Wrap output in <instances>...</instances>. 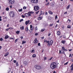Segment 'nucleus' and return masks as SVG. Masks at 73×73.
Masks as SVG:
<instances>
[{
	"label": "nucleus",
	"instance_id": "nucleus-1",
	"mask_svg": "<svg viewBox=\"0 0 73 73\" xmlns=\"http://www.w3.org/2000/svg\"><path fill=\"white\" fill-rule=\"evenodd\" d=\"M50 67L52 69H54L57 66V64L56 62H53L51 63L50 65Z\"/></svg>",
	"mask_w": 73,
	"mask_h": 73
},
{
	"label": "nucleus",
	"instance_id": "nucleus-2",
	"mask_svg": "<svg viewBox=\"0 0 73 73\" xmlns=\"http://www.w3.org/2000/svg\"><path fill=\"white\" fill-rule=\"evenodd\" d=\"M53 41L52 40H51L50 42L49 41H48L46 42V44H47V45L49 47L50 46H51L53 44Z\"/></svg>",
	"mask_w": 73,
	"mask_h": 73
},
{
	"label": "nucleus",
	"instance_id": "nucleus-3",
	"mask_svg": "<svg viewBox=\"0 0 73 73\" xmlns=\"http://www.w3.org/2000/svg\"><path fill=\"white\" fill-rule=\"evenodd\" d=\"M35 69H37V70H40V69H41V66L38 65H35Z\"/></svg>",
	"mask_w": 73,
	"mask_h": 73
},
{
	"label": "nucleus",
	"instance_id": "nucleus-4",
	"mask_svg": "<svg viewBox=\"0 0 73 73\" xmlns=\"http://www.w3.org/2000/svg\"><path fill=\"white\" fill-rule=\"evenodd\" d=\"M10 16L11 17H14L15 16V14L13 11H11L9 13Z\"/></svg>",
	"mask_w": 73,
	"mask_h": 73
},
{
	"label": "nucleus",
	"instance_id": "nucleus-5",
	"mask_svg": "<svg viewBox=\"0 0 73 73\" xmlns=\"http://www.w3.org/2000/svg\"><path fill=\"white\" fill-rule=\"evenodd\" d=\"M39 7L38 6H36L34 7V10L35 11H38V9H39Z\"/></svg>",
	"mask_w": 73,
	"mask_h": 73
},
{
	"label": "nucleus",
	"instance_id": "nucleus-6",
	"mask_svg": "<svg viewBox=\"0 0 73 73\" xmlns=\"http://www.w3.org/2000/svg\"><path fill=\"white\" fill-rule=\"evenodd\" d=\"M8 1L9 3L11 4H14L15 3V0H8Z\"/></svg>",
	"mask_w": 73,
	"mask_h": 73
},
{
	"label": "nucleus",
	"instance_id": "nucleus-7",
	"mask_svg": "<svg viewBox=\"0 0 73 73\" xmlns=\"http://www.w3.org/2000/svg\"><path fill=\"white\" fill-rule=\"evenodd\" d=\"M31 2L33 3H35L36 4H37V3H38V0H32L31 1Z\"/></svg>",
	"mask_w": 73,
	"mask_h": 73
},
{
	"label": "nucleus",
	"instance_id": "nucleus-8",
	"mask_svg": "<svg viewBox=\"0 0 73 73\" xmlns=\"http://www.w3.org/2000/svg\"><path fill=\"white\" fill-rule=\"evenodd\" d=\"M44 11H40V14L39 15V16H40L41 15H44Z\"/></svg>",
	"mask_w": 73,
	"mask_h": 73
},
{
	"label": "nucleus",
	"instance_id": "nucleus-9",
	"mask_svg": "<svg viewBox=\"0 0 73 73\" xmlns=\"http://www.w3.org/2000/svg\"><path fill=\"white\" fill-rule=\"evenodd\" d=\"M38 40H37L36 38L34 41V42L35 44H37V43H38Z\"/></svg>",
	"mask_w": 73,
	"mask_h": 73
},
{
	"label": "nucleus",
	"instance_id": "nucleus-10",
	"mask_svg": "<svg viewBox=\"0 0 73 73\" xmlns=\"http://www.w3.org/2000/svg\"><path fill=\"white\" fill-rule=\"evenodd\" d=\"M30 21L29 20H28V21H26L25 23V24L26 25H27L29 23Z\"/></svg>",
	"mask_w": 73,
	"mask_h": 73
},
{
	"label": "nucleus",
	"instance_id": "nucleus-11",
	"mask_svg": "<svg viewBox=\"0 0 73 73\" xmlns=\"http://www.w3.org/2000/svg\"><path fill=\"white\" fill-rule=\"evenodd\" d=\"M23 64L25 65H27L28 64V62L27 61H25L23 62Z\"/></svg>",
	"mask_w": 73,
	"mask_h": 73
},
{
	"label": "nucleus",
	"instance_id": "nucleus-12",
	"mask_svg": "<svg viewBox=\"0 0 73 73\" xmlns=\"http://www.w3.org/2000/svg\"><path fill=\"white\" fill-rule=\"evenodd\" d=\"M8 54H9V52H7L6 54H5L4 56L5 57H6V56H8Z\"/></svg>",
	"mask_w": 73,
	"mask_h": 73
},
{
	"label": "nucleus",
	"instance_id": "nucleus-13",
	"mask_svg": "<svg viewBox=\"0 0 73 73\" xmlns=\"http://www.w3.org/2000/svg\"><path fill=\"white\" fill-rule=\"evenodd\" d=\"M57 35H61V33H60V31H57Z\"/></svg>",
	"mask_w": 73,
	"mask_h": 73
},
{
	"label": "nucleus",
	"instance_id": "nucleus-14",
	"mask_svg": "<svg viewBox=\"0 0 73 73\" xmlns=\"http://www.w3.org/2000/svg\"><path fill=\"white\" fill-rule=\"evenodd\" d=\"M25 15L26 17H28V13H25Z\"/></svg>",
	"mask_w": 73,
	"mask_h": 73
},
{
	"label": "nucleus",
	"instance_id": "nucleus-15",
	"mask_svg": "<svg viewBox=\"0 0 73 73\" xmlns=\"http://www.w3.org/2000/svg\"><path fill=\"white\" fill-rule=\"evenodd\" d=\"M48 13H50V15L53 14V13L50 11H49Z\"/></svg>",
	"mask_w": 73,
	"mask_h": 73
},
{
	"label": "nucleus",
	"instance_id": "nucleus-16",
	"mask_svg": "<svg viewBox=\"0 0 73 73\" xmlns=\"http://www.w3.org/2000/svg\"><path fill=\"white\" fill-rule=\"evenodd\" d=\"M9 38V36L7 35H6L5 36V39H7L8 38Z\"/></svg>",
	"mask_w": 73,
	"mask_h": 73
},
{
	"label": "nucleus",
	"instance_id": "nucleus-17",
	"mask_svg": "<svg viewBox=\"0 0 73 73\" xmlns=\"http://www.w3.org/2000/svg\"><path fill=\"white\" fill-rule=\"evenodd\" d=\"M20 29H21V30H24V26H22V27H20Z\"/></svg>",
	"mask_w": 73,
	"mask_h": 73
},
{
	"label": "nucleus",
	"instance_id": "nucleus-18",
	"mask_svg": "<svg viewBox=\"0 0 73 73\" xmlns=\"http://www.w3.org/2000/svg\"><path fill=\"white\" fill-rule=\"evenodd\" d=\"M29 31V30L28 29V27H27L26 28V32H28Z\"/></svg>",
	"mask_w": 73,
	"mask_h": 73
},
{
	"label": "nucleus",
	"instance_id": "nucleus-19",
	"mask_svg": "<svg viewBox=\"0 0 73 73\" xmlns=\"http://www.w3.org/2000/svg\"><path fill=\"white\" fill-rule=\"evenodd\" d=\"M51 4V6H52V7H54V4H53V3H50Z\"/></svg>",
	"mask_w": 73,
	"mask_h": 73
},
{
	"label": "nucleus",
	"instance_id": "nucleus-20",
	"mask_svg": "<svg viewBox=\"0 0 73 73\" xmlns=\"http://www.w3.org/2000/svg\"><path fill=\"white\" fill-rule=\"evenodd\" d=\"M41 17H39L38 18V20H41Z\"/></svg>",
	"mask_w": 73,
	"mask_h": 73
},
{
	"label": "nucleus",
	"instance_id": "nucleus-21",
	"mask_svg": "<svg viewBox=\"0 0 73 73\" xmlns=\"http://www.w3.org/2000/svg\"><path fill=\"white\" fill-rule=\"evenodd\" d=\"M70 5H68V6L66 7L67 9H68L69 8V7H70Z\"/></svg>",
	"mask_w": 73,
	"mask_h": 73
},
{
	"label": "nucleus",
	"instance_id": "nucleus-22",
	"mask_svg": "<svg viewBox=\"0 0 73 73\" xmlns=\"http://www.w3.org/2000/svg\"><path fill=\"white\" fill-rule=\"evenodd\" d=\"M45 30V29H43L41 30V32H44V31Z\"/></svg>",
	"mask_w": 73,
	"mask_h": 73
},
{
	"label": "nucleus",
	"instance_id": "nucleus-23",
	"mask_svg": "<svg viewBox=\"0 0 73 73\" xmlns=\"http://www.w3.org/2000/svg\"><path fill=\"white\" fill-rule=\"evenodd\" d=\"M67 49H65L63 51V52H62L61 53H62L63 54H64V53H65V52H64V51H65V52H66V51H67Z\"/></svg>",
	"mask_w": 73,
	"mask_h": 73
},
{
	"label": "nucleus",
	"instance_id": "nucleus-24",
	"mask_svg": "<svg viewBox=\"0 0 73 73\" xmlns=\"http://www.w3.org/2000/svg\"><path fill=\"white\" fill-rule=\"evenodd\" d=\"M22 11H23L22 9H19V10H18L19 12H22Z\"/></svg>",
	"mask_w": 73,
	"mask_h": 73
},
{
	"label": "nucleus",
	"instance_id": "nucleus-25",
	"mask_svg": "<svg viewBox=\"0 0 73 73\" xmlns=\"http://www.w3.org/2000/svg\"><path fill=\"white\" fill-rule=\"evenodd\" d=\"M71 26H70V25H68L67 26V28H71Z\"/></svg>",
	"mask_w": 73,
	"mask_h": 73
},
{
	"label": "nucleus",
	"instance_id": "nucleus-26",
	"mask_svg": "<svg viewBox=\"0 0 73 73\" xmlns=\"http://www.w3.org/2000/svg\"><path fill=\"white\" fill-rule=\"evenodd\" d=\"M20 33V31H17L16 32V33L18 35V34H19V33Z\"/></svg>",
	"mask_w": 73,
	"mask_h": 73
},
{
	"label": "nucleus",
	"instance_id": "nucleus-27",
	"mask_svg": "<svg viewBox=\"0 0 73 73\" xmlns=\"http://www.w3.org/2000/svg\"><path fill=\"white\" fill-rule=\"evenodd\" d=\"M18 40H19V39L18 38H17L16 39L15 41V43H16V42H17V41H18Z\"/></svg>",
	"mask_w": 73,
	"mask_h": 73
},
{
	"label": "nucleus",
	"instance_id": "nucleus-28",
	"mask_svg": "<svg viewBox=\"0 0 73 73\" xmlns=\"http://www.w3.org/2000/svg\"><path fill=\"white\" fill-rule=\"evenodd\" d=\"M36 54H33V56H32L34 58V57H36Z\"/></svg>",
	"mask_w": 73,
	"mask_h": 73
},
{
	"label": "nucleus",
	"instance_id": "nucleus-29",
	"mask_svg": "<svg viewBox=\"0 0 73 73\" xmlns=\"http://www.w3.org/2000/svg\"><path fill=\"white\" fill-rule=\"evenodd\" d=\"M65 41H64V40H62V44H65Z\"/></svg>",
	"mask_w": 73,
	"mask_h": 73
},
{
	"label": "nucleus",
	"instance_id": "nucleus-30",
	"mask_svg": "<svg viewBox=\"0 0 73 73\" xmlns=\"http://www.w3.org/2000/svg\"><path fill=\"white\" fill-rule=\"evenodd\" d=\"M53 58V57H51L48 60L49 61H51V60H52V59Z\"/></svg>",
	"mask_w": 73,
	"mask_h": 73
},
{
	"label": "nucleus",
	"instance_id": "nucleus-31",
	"mask_svg": "<svg viewBox=\"0 0 73 73\" xmlns=\"http://www.w3.org/2000/svg\"><path fill=\"white\" fill-rule=\"evenodd\" d=\"M26 43V42L23 41H22V44H25V43Z\"/></svg>",
	"mask_w": 73,
	"mask_h": 73
},
{
	"label": "nucleus",
	"instance_id": "nucleus-32",
	"mask_svg": "<svg viewBox=\"0 0 73 73\" xmlns=\"http://www.w3.org/2000/svg\"><path fill=\"white\" fill-rule=\"evenodd\" d=\"M16 66H19V64H18V62H17L16 63Z\"/></svg>",
	"mask_w": 73,
	"mask_h": 73
},
{
	"label": "nucleus",
	"instance_id": "nucleus-33",
	"mask_svg": "<svg viewBox=\"0 0 73 73\" xmlns=\"http://www.w3.org/2000/svg\"><path fill=\"white\" fill-rule=\"evenodd\" d=\"M62 50H63V51H64V50L65 49V47H62Z\"/></svg>",
	"mask_w": 73,
	"mask_h": 73
},
{
	"label": "nucleus",
	"instance_id": "nucleus-34",
	"mask_svg": "<svg viewBox=\"0 0 73 73\" xmlns=\"http://www.w3.org/2000/svg\"><path fill=\"white\" fill-rule=\"evenodd\" d=\"M23 19H22L20 20L19 21V22H21L22 21H23Z\"/></svg>",
	"mask_w": 73,
	"mask_h": 73
},
{
	"label": "nucleus",
	"instance_id": "nucleus-35",
	"mask_svg": "<svg viewBox=\"0 0 73 73\" xmlns=\"http://www.w3.org/2000/svg\"><path fill=\"white\" fill-rule=\"evenodd\" d=\"M6 11H9V8L8 7H7L6 9Z\"/></svg>",
	"mask_w": 73,
	"mask_h": 73
},
{
	"label": "nucleus",
	"instance_id": "nucleus-36",
	"mask_svg": "<svg viewBox=\"0 0 73 73\" xmlns=\"http://www.w3.org/2000/svg\"><path fill=\"white\" fill-rule=\"evenodd\" d=\"M35 29L36 30V31H37L38 30V29L37 28V27H36L35 28Z\"/></svg>",
	"mask_w": 73,
	"mask_h": 73
},
{
	"label": "nucleus",
	"instance_id": "nucleus-37",
	"mask_svg": "<svg viewBox=\"0 0 73 73\" xmlns=\"http://www.w3.org/2000/svg\"><path fill=\"white\" fill-rule=\"evenodd\" d=\"M21 17H22V18H25V16L24 15H22Z\"/></svg>",
	"mask_w": 73,
	"mask_h": 73
},
{
	"label": "nucleus",
	"instance_id": "nucleus-38",
	"mask_svg": "<svg viewBox=\"0 0 73 73\" xmlns=\"http://www.w3.org/2000/svg\"><path fill=\"white\" fill-rule=\"evenodd\" d=\"M35 52V50H32L31 51V53H33V52Z\"/></svg>",
	"mask_w": 73,
	"mask_h": 73
},
{
	"label": "nucleus",
	"instance_id": "nucleus-39",
	"mask_svg": "<svg viewBox=\"0 0 73 73\" xmlns=\"http://www.w3.org/2000/svg\"><path fill=\"white\" fill-rule=\"evenodd\" d=\"M72 57V54H70L69 57Z\"/></svg>",
	"mask_w": 73,
	"mask_h": 73
},
{
	"label": "nucleus",
	"instance_id": "nucleus-40",
	"mask_svg": "<svg viewBox=\"0 0 73 73\" xmlns=\"http://www.w3.org/2000/svg\"><path fill=\"white\" fill-rule=\"evenodd\" d=\"M27 8V7H23V9H26Z\"/></svg>",
	"mask_w": 73,
	"mask_h": 73
},
{
	"label": "nucleus",
	"instance_id": "nucleus-41",
	"mask_svg": "<svg viewBox=\"0 0 73 73\" xmlns=\"http://www.w3.org/2000/svg\"><path fill=\"white\" fill-rule=\"evenodd\" d=\"M9 28V29H13V27H10Z\"/></svg>",
	"mask_w": 73,
	"mask_h": 73
},
{
	"label": "nucleus",
	"instance_id": "nucleus-42",
	"mask_svg": "<svg viewBox=\"0 0 73 73\" xmlns=\"http://www.w3.org/2000/svg\"><path fill=\"white\" fill-rule=\"evenodd\" d=\"M3 38H1L0 39V41H3Z\"/></svg>",
	"mask_w": 73,
	"mask_h": 73
},
{
	"label": "nucleus",
	"instance_id": "nucleus-43",
	"mask_svg": "<svg viewBox=\"0 0 73 73\" xmlns=\"http://www.w3.org/2000/svg\"><path fill=\"white\" fill-rule=\"evenodd\" d=\"M13 62L14 63H16V60H14L13 61Z\"/></svg>",
	"mask_w": 73,
	"mask_h": 73
},
{
	"label": "nucleus",
	"instance_id": "nucleus-44",
	"mask_svg": "<svg viewBox=\"0 0 73 73\" xmlns=\"http://www.w3.org/2000/svg\"><path fill=\"white\" fill-rule=\"evenodd\" d=\"M39 12V11H37V12H36V14H38V13Z\"/></svg>",
	"mask_w": 73,
	"mask_h": 73
},
{
	"label": "nucleus",
	"instance_id": "nucleus-45",
	"mask_svg": "<svg viewBox=\"0 0 73 73\" xmlns=\"http://www.w3.org/2000/svg\"><path fill=\"white\" fill-rule=\"evenodd\" d=\"M10 40H13V39H14V38H10Z\"/></svg>",
	"mask_w": 73,
	"mask_h": 73
},
{
	"label": "nucleus",
	"instance_id": "nucleus-46",
	"mask_svg": "<svg viewBox=\"0 0 73 73\" xmlns=\"http://www.w3.org/2000/svg\"><path fill=\"white\" fill-rule=\"evenodd\" d=\"M55 20H56V19H57L58 18L57 16V15H56V16H55Z\"/></svg>",
	"mask_w": 73,
	"mask_h": 73
},
{
	"label": "nucleus",
	"instance_id": "nucleus-47",
	"mask_svg": "<svg viewBox=\"0 0 73 73\" xmlns=\"http://www.w3.org/2000/svg\"><path fill=\"white\" fill-rule=\"evenodd\" d=\"M29 16H31V14L28 13V17Z\"/></svg>",
	"mask_w": 73,
	"mask_h": 73
},
{
	"label": "nucleus",
	"instance_id": "nucleus-48",
	"mask_svg": "<svg viewBox=\"0 0 73 73\" xmlns=\"http://www.w3.org/2000/svg\"><path fill=\"white\" fill-rule=\"evenodd\" d=\"M32 27H33L32 25H30V28H31V29L32 28Z\"/></svg>",
	"mask_w": 73,
	"mask_h": 73
},
{
	"label": "nucleus",
	"instance_id": "nucleus-49",
	"mask_svg": "<svg viewBox=\"0 0 73 73\" xmlns=\"http://www.w3.org/2000/svg\"><path fill=\"white\" fill-rule=\"evenodd\" d=\"M38 46H40V43H38Z\"/></svg>",
	"mask_w": 73,
	"mask_h": 73
},
{
	"label": "nucleus",
	"instance_id": "nucleus-50",
	"mask_svg": "<svg viewBox=\"0 0 73 73\" xmlns=\"http://www.w3.org/2000/svg\"><path fill=\"white\" fill-rule=\"evenodd\" d=\"M44 60H46V59H47L46 57H44Z\"/></svg>",
	"mask_w": 73,
	"mask_h": 73
},
{
	"label": "nucleus",
	"instance_id": "nucleus-51",
	"mask_svg": "<svg viewBox=\"0 0 73 73\" xmlns=\"http://www.w3.org/2000/svg\"><path fill=\"white\" fill-rule=\"evenodd\" d=\"M9 28H8V29H6V31H8L9 30Z\"/></svg>",
	"mask_w": 73,
	"mask_h": 73
},
{
	"label": "nucleus",
	"instance_id": "nucleus-52",
	"mask_svg": "<svg viewBox=\"0 0 73 73\" xmlns=\"http://www.w3.org/2000/svg\"><path fill=\"white\" fill-rule=\"evenodd\" d=\"M53 25V24H50V27H52V26Z\"/></svg>",
	"mask_w": 73,
	"mask_h": 73
},
{
	"label": "nucleus",
	"instance_id": "nucleus-53",
	"mask_svg": "<svg viewBox=\"0 0 73 73\" xmlns=\"http://www.w3.org/2000/svg\"><path fill=\"white\" fill-rule=\"evenodd\" d=\"M68 62H66V63H65L64 65H67L68 64Z\"/></svg>",
	"mask_w": 73,
	"mask_h": 73
},
{
	"label": "nucleus",
	"instance_id": "nucleus-54",
	"mask_svg": "<svg viewBox=\"0 0 73 73\" xmlns=\"http://www.w3.org/2000/svg\"><path fill=\"white\" fill-rule=\"evenodd\" d=\"M35 36H37L38 35V33H36L35 34Z\"/></svg>",
	"mask_w": 73,
	"mask_h": 73
},
{
	"label": "nucleus",
	"instance_id": "nucleus-55",
	"mask_svg": "<svg viewBox=\"0 0 73 73\" xmlns=\"http://www.w3.org/2000/svg\"><path fill=\"white\" fill-rule=\"evenodd\" d=\"M45 15H48V13L47 12H46L45 13Z\"/></svg>",
	"mask_w": 73,
	"mask_h": 73
},
{
	"label": "nucleus",
	"instance_id": "nucleus-56",
	"mask_svg": "<svg viewBox=\"0 0 73 73\" xmlns=\"http://www.w3.org/2000/svg\"><path fill=\"white\" fill-rule=\"evenodd\" d=\"M33 13L32 12H29L28 13Z\"/></svg>",
	"mask_w": 73,
	"mask_h": 73
},
{
	"label": "nucleus",
	"instance_id": "nucleus-57",
	"mask_svg": "<svg viewBox=\"0 0 73 73\" xmlns=\"http://www.w3.org/2000/svg\"><path fill=\"white\" fill-rule=\"evenodd\" d=\"M47 42V41H46V40H44V42Z\"/></svg>",
	"mask_w": 73,
	"mask_h": 73
},
{
	"label": "nucleus",
	"instance_id": "nucleus-58",
	"mask_svg": "<svg viewBox=\"0 0 73 73\" xmlns=\"http://www.w3.org/2000/svg\"><path fill=\"white\" fill-rule=\"evenodd\" d=\"M21 39H23V36H21Z\"/></svg>",
	"mask_w": 73,
	"mask_h": 73
},
{
	"label": "nucleus",
	"instance_id": "nucleus-59",
	"mask_svg": "<svg viewBox=\"0 0 73 73\" xmlns=\"http://www.w3.org/2000/svg\"><path fill=\"white\" fill-rule=\"evenodd\" d=\"M59 21H60V19H59L57 21V23H59Z\"/></svg>",
	"mask_w": 73,
	"mask_h": 73
},
{
	"label": "nucleus",
	"instance_id": "nucleus-60",
	"mask_svg": "<svg viewBox=\"0 0 73 73\" xmlns=\"http://www.w3.org/2000/svg\"><path fill=\"white\" fill-rule=\"evenodd\" d=\"M61 50H59V53L60 54H61Z\"/></svg>",
	"mask_w": 73,
	"mask_h": 73
},
{
	"label": "nucleus",
	"instance_id": "nucleus-61",
	"mask_svg": "<svg viewBox=\"0 0 73 73\" xmlns=\"http://www.w3.org/2000/svg\"><path fill=\"white\" fill-rule=\"evenodd\" d=\"M50 35H51V34H50V33L48 34V36H50Z\"/></svg>",
	"mask_w": 73,
	"mask_h": 73
},
{
	"label": "nucleus",
	"instance_id": "nucleus-62",
	"mask_svg": "<svg viewBox=\"0 0 73 73\" xmlns=\"http://www.w3.org/2000/svg\"><path fill=\"white\" fill-rule=\"evenodd\" d=\"M42 38V39H44V37H43L42 38Z\"/></svg>",
	"mask_w": 73,
	"mask_h": 73
},
{
	"label": "nucleus",
	"instance_id": "nucleus-63",
	"mask_svg": "<svg viewBox=\"0 0 73 73\" xmlns=\"http://www.w3.org/2000/svg\"><path fill=\"white\" fill-rule=\"evenodd\" d=\"M71 67H72L73 66V64H72L71 66Z\"/></svg>",
	"mask_w": 73,
	"mask_h": 73
},
{
	"label": "nucleus",
	"instance_id": "nucleus-64",
	"mask_svg": "<svg viewBox=\"0 0 73 73\" xmlns=\"http://www.w3.org/2000/svg\"><path fill=\"white\" fill-rule=\"evenodd\" d=\"M53 73H56V71H54V72H53Z\"/></svg>",
	"mask_w": 73,
	"mask_h": 73
}]
</instances>
